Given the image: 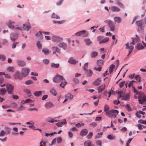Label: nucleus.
Returning <instances> with one entry per match:
<instances>
[{"label": "nucleus", "mask_w": 146, "mask_h": 146, "mask_svg": "<svg viewBox=\"0 0 146 146\" xmlns=\"http://www.w3.org/2000/svg\"><path fill=\"white\" fill-rule=\"evenodd\" d=\"M144 22L142 20H139L135 22V24L138 27L137 32L139 33H143L144 31L145 25H146V17L143 19Z\"/></svg>", "instance_id": "obj_1"}, {"label": "nucleus", "mask_w": 146, "mask_h": 146, "mask_svg": "<svg viewBox=\"0 0 146 146\" xmlns=\"http://www.w3.org/2000/svg\"><path fill=\"white\" fill-rule=\"evenodd\" d=\"M104 22L108 24V27L110 28L111 31H113L115 29V25L113 22L110 19L104 21Z\"/></svg>", "instance_id": "obj_2"}, {"label": "nucleus", "mask_w": 146, "mask_h": 146, "mask_svg": "<svg viewBox=\"0 0 146 146\" xmlns=\"http://www.w3.org/2000/svg\"><path fill=\"white\" fill-rule=\"evenodd\" d=\"M14 90V86L11 84H7L6 86V90L9 94H12Z\"/></svg>", "instance_id": "obj_3"}, {"label": "nucleus", "mask_w": 146, "mask_h": 146, "mask_svg": "<svg viewBox=\"0 0 146 146\" xmlns=\"http://www.w3.org/2000/svg\"><path fill=\"white\" fill-rule=\"evenodd\" d=\"M13 76L16 80H21L23 78L21 73L19 71H16L13 74Z\"/></svg>", "instance_id": "obj_4"}, {"label": "nucleus", "mask_w": 146, "mask_h": 146, "mask_svg": "<svg viewBox=\"0 0 146 146\" xmlns=\"http://www.w3.org/2000/svg\"><path fill=\"white\" fill-rule=\"evenodd\" d=\"M63 79V76L57 74L56 76L53 78V81L54 83H57L60 82Z\"/></svg>", "instance_id": "obj_5"}, {"label": "nucleus", "mask_w": 146, "mask_h": 146, "mask_svg": "<svg viewBox=\"0 0 146 146\" xmlns=\"http://www.w3.org/2000/svg\"><path fill=\"white\" fill-rule=\"evenodd\" d=\"M19 36V33L18 32L12 33L10 35L11 40L14 42L17 39Z\"/></svg>", "instance_id": "obj_6"}, {"label": "nucleus", "mask_w": 146, "mask_h": 146, "mask_svg": "<svg viewBox=\"0 0 146 146\" xmlns=\"http://www.w3.org/2000/svg\"><path fill=\"white\" fill-rule=\"evenodd\" d=\"M29 73V69L25 68L22 69L21 74L23 77H25L27 76Z\"/></svg>", "instance_id": "obj_7"}, {"label": "nucleus", "mask_w": 146, "mask_h": 146, "mask_svg": "<svg viewBox=\"0 0 146 146\" xmlns=\"http://www.w3.org/2000/svg\"><path fill=\"white\" fill-rule=\"evenodd\" d=\"M16 62L18 65L21 67H23L25 66L26 62L25 61L19 59H17Z\"/></svg>", "instance_id": "obj_8"}, {"label": "nucleus", "mask_w": 146, "mask_h": 146, "mask_svg": "<svg viewBox=\"0 0 146 146\" xmlns=\"http://www.w3.org/2000/svg\"><path fill=\"white\" fill-rule=\"evenodd\" d=\"M52 40L55 42H59L62 40V38L58 36L54 35L52 37Z\"/></svg>", "instance_id": "obj_9"}, {"label": "nucleus", "mask_w": 146, "mask_h": 146, "mask_svg": "<svg viewBox=\"0 0 146 146\" xmlns=\"http://www.w3.org/2000/svg\"><path fill=\"white\" fill-rule=\"evenodd\" d=\"M122 0H115V4L117 5L120 8L124 9L125 6L121 2Z\"/></svg>", "instance_id": "obj_10"}, {"label": "nucleus", "mask_w": 146, "mask_h": 146, "mask_svg": "<svg viewBox=\"0 0 146 146\" xmlns=\"http://www.w3.org/2000/svg\"><path fill=\"white\" fill-rule=\"evenodd\" d=\"M57 46L60 48H62L64 50H66L67 48V44L64 42L59 43Z\"/></svg>", "instance_id": "obj_11"}, {"label": "nucleus", "mask_w": 146, "mask_h": 146, "mask_svg": "<svg viewBox=\"0 0 146 146\" xmlns=\"http://www.w3.org/2000/svg\"><path fill=\"white\" fill-rule=\"evenodd\" d=\"M125 45L126 48V49H129V54H130L133 49V46L132 45H131L129 46V42H127L126 44Z\"/></svg>", "instance_id": "obj_12"}, {"label": "nucleus", "mask_w": 146, "mask_h": 146, "mask_svg": "<svg viewBox=\"0 0 146 146\" xmlns=\"http://www.w3.org/2000/svg\"><path fill=\"white\" fill-rule=\"evenodd\" d=\"M138 98L139 102L140 104H143L144 103L145 104H146V96H145L144 95L142 100L140 99V98L139 96H138Z\"/></svg>", "instance_id": "obj_13"}, {"label": "nucleus", "mask_w": 146, "mask_h": 146, "mask_svg": "<svg viewBox=\"0 0 146 146\" xmlns=\"http://www.w3.org/2000/svg\"><path fill=\"white\" fill-rule=\"evenodd\" d=\"M102 79L99 78L97 79L92 83V85L94 86H98L101 83Z\"/></svg>", "instance_id": "obj_14"}, {"label": "nucleus", "mask_w": 146, "mask_h": 146, "mask_svg": "<svg viewBox=\"0 0 146 146\" xmlns=\"http://www.w3.org/2000/svg\"><path fill=\"white\" fill-rule=\"evenodd\" d=\"M84 70L86 72V76L87 77H91L93 74V72L92 71L90 70H88L85 67L83 68Z\"/></svg>", "instance_id": "obj_15"}, {"label": "nucleus", "mask_w": 146, "mask_h": 146, "mask_svg": "<svg viewBox=\"0 0 146 146\" xmlns=\"http://www.w3.org/2000/svg\"><path fill=\"white\" fill-rule=\"evenodd\" d=\"M135 48L138 50H139L144 49V47L142 44L141 43H137L135 46Z\"/></svg>", "instance_id": "obj_16"}, {"label": "nucleus", "mask_w": 146, "mask_h": 146, "mask_svg": "<svg viewBox=\"0 0 146 146\" xmlns=\"http://www.w3.org/2000/svg\"><path fill=\"white\" fill-rule=\"evenodd\" d=\"M106 87L105 84L101 85L98 87L97 90H98V92L100 93L102 92L105 89Z\"/></svg>", "instance_id": "obj_17"}, {"label": "nucleus", "mask_w": 146, "mask_h": 146, "mask_svg": "<svg viewBox=\"0 0 146 146\" xmlns=\"http://www.w3.org/2000/svg\"><path fill=\"white\" fill-rule=\"evenodd\" d=\"M88 133V131L85 128L82 129L80 131V135L82 137L86 135Z\"/></svg>", "instance_id": "obj_18"}, {"label": "nucleus", "mask_w": 146, "mask_h": 146, "mask_svg": "<svg viewBox=\"0 0 146 146\" xmlns=\"http://www.w3.org/2000/svg\"><path fill=\"white\" fill-rule=\"evenodd\" d=\"M45 107L47 108H49L53 107L54 105L50 102H46L45 104Z\"/></svg>", "instance_id": "obj_19"}, {"label": "nucleus", "mask_w": 146, "mask_h": 146, "mask_svg": "<svg viewBox=\"0 0 146 146\" xmlns=\"http://www.w3.org/2000/svg\"><path fill=\"white\" fill-rule=\"evenodd\" d=\"M80 35H82L83 37L87 36L88 34V32L86 30H83L80 31Z\"/></svg>", "instance_id": "obj_20"}, {"label": "nucleus", "mask_w": 146, "mask_h": 146, "mask_svg": "<svg viewBox=\"0 0 146 146\" xmlns=\"http://www.w3.org/2000/svg\"><path fill=\"white\" fill-rule=\"evenodd\" d=\"M106 115L107 117L111 118H115L116 117L115 114L112 113H109V112L106 113Z\"/></svg>", "instance_id": "obj_21"}, {"label": "nucleus", "mask_w": 146, "mask_h": 146, "mask_svg": "<svg viewBox=\"0 0 146 146\" xmlns=\"http://www.w3.org/2000/svg\"><path fill=\"white\" fill-rule=\"evenodd\" d=\"M68 62L71 64L75 65L77 63V61L73 59L72 57H70L68 61Z\"/></svg>", "instance_id": "obj_22"}, {"label": "nucleus", "mask_w": 146, "mask_h": 146, "mask_svg": "<svg viewBox=\"0 0 146 146\" xmlns=\"http://www.w3.org/2000/svg\"><path fill=\"white\" fill-rule=\"evenodd\" d=\"M42 52L44 53L45 56L48 55L50 53L49 50L46 48H44L42 49Z\"/></svg>", "instance_id": "obj_23"}, {"label": "nucleus", "mask_w": 146, "mask_h": 146, "mask_svg": "<svg viewBox=\"0 0 146 146\" xmlns=\"http://www.w3.org/2000/svg\"><path fill=\"white\" fill-rule=\"evenodd\" d=\"M114 22L119 23L121 22L122 20L121 18L119 17L116 16L114 17Z\"/></svg>", "instance_id": "obj_24"}, {"label": "nucleus", "mask_w": 146, "mask_h": 146, "mask_svg": "<svg viewBox=\"0 0 146 146\" xmlns=\"http://www.w3.org/2000/svg\"><path fill=\"white\" fill-rule=\"evenodd\" d=\"M111 11L113 12H119L120 9L116 6H113L111 7Z\"/></svg>", "instance_id": "obj_25"}, {"label": "nucleus", "mask_w": 146, "mask_h": 146, "mask_svg": "<svg viewBox=\"0 0 146 146\" xmlns=\"http://www.w3.org/2000/svg\"><path fill=\"white\" fill-rule=\"evenodd\" d=\"M109 38L108 37H106L102 40H100L99 42V43L100 44H102L103 43H106L109 41Z\"/></svg>", "instance_id": "obj_26"}, {"label": "nucleus", "mask_w": 146, "mask_h": 146, "mask_svg": "<svg viewBox=\"0 0 146 146\" xmlns=\"http://www.w3.org/2000/svg\"><path fill=\"white\" fill-rule=\"evenodd\" d=\"M6 92L7 91L5 88L3 87L1 88L0 89V94L3 96L5 94Z\"/></svg>", "instance_id": "obj_27"}, {"label": "nucleus", "mask_w": 146, "mask_h": 146, "mask_svg": "<svg viewBox=\"0 0 146 146\" xmlns=\"http://www.w3.org/2000/svg\"><path fill=\"white\" fill-rule=\"evenodd\" d=\"M23 27L25 30L28 31L31 28V27L30 25H28L23 24Z\"/></svg>", "instance_id": "obj_28"}, {"label": "nucleus", "mask_w": 146, "mask_h": 146, "mask_svg": "<svg viewBox=\"0 0 146 146\" xmlns=\"http://www.w3.org/2000/svg\"><path fill=\"white\" fill-rule=\"evenodd\" d=\"M62 80V81L60 84V86L62 88H64V86L66 84L67 82L64 78Z\"/></svg>", "instance_id": "obj_29"}, {"label": "nucleus", "mask_w": 146, "mask_h": 146, "mask_svg": "<svg viewBox=\"0 0 146 146\" xmlns=\"http://www.w3.org/2000/svg\"><path fill=\"white\" fill-rule=\"evenodd\" d=\"M42 91H35L34 92V95L36 97H39L42 95Z\"/></svg>", "instance_id": "obj_30"}, {"label": "nucleus", "mask_w": 146, "mask_h": 146, "mask_svg": "<svg viewBox=\"0 0 146 146\" xmlns=\"http://www.w3.org/2000/svg\"><path fill=\"white\" fill-rule=\"evenodd\" d=\"M51 66L52 68H58L59 67L60 64L59 63L55 64L53 62H52L51 64Z\"/></svg>", "instance_id": "obj_31"}, {"label": "nucleus", "mask_w": 146, "mask_h": 146, "mask_svg": "<svg viewBox=\"0 0 146 146\" xmlns=\"http://www.w3.org/2000/svg\"><path fill=\"white\" fill-rule=\"evenodd\" d=\"M50 92L52 95L54 96H56L57 95L56 91L54 88H52L50 89Z\"/></svg>", "instance_id": "obj_32"}, {"label": "nucleus", "mask_w": 146, "mask_h": 146, "mask_svg": "<svg viewBox=\"0 0 146 146\" xmlns=\"http://www.w3.org/2000/svg\"><path fill=\"white\" fill-rule=\"evenodd\" d=\"M51 18H52L56 19H59L60 18L59 16L57 15H56L54 13H52L51 16Z\"/></svg>", "instance_id": "obj_33"}, {"label": "nucleus", "mask_w": 146, "mask_h": 146, "mask_svg": "<svg viewBox=\"0 0 146 146\" xmlns=\"http://www.w3.org/2000/svg\"><path fill=\"white\" fill-rule=\"evenodd\" d=\"M36 46L38 49H41L42 48V45L40 43V41L39 40L36 43Z\"/></svg>", "instance_id": "obj_34"}, {"label": "nucleus", "mask_w": 146, "mask_h": 146, "mask_svg": "<svg viewBox=\"0 0 146 146\" xmlns=\"http://www.w3.org/2000/svg\"><path fill=\"white\" fill-rule=\"evenodd\" d=\"M65 22L64 20H63L61 21H56L55 20H53L52 22L54 24H60L63 23Z\"/></svg>", "instance_id": "obj_35"}, {"label": "nucleus", "mask_w": 146, "mask_h": 146, "mask_svg": "<svg viewBox=\"0 0 146 146\" xmlns=\"http://www.w3.org/2000/svg\"><path fill=\"white\" fill-rule=\"evenodd\" d=\"M98 55V53L95 51H93L91 52L90 54V56L92 58H94L96 57Z\"/></svg>", "instance_id": "obj_36"}, {"label": "nucleus", "mask_w": 146, "mask_h": 146, "mask_svg": "<svg viewBox=\"0 0 146 146\" xmlns=\"http://www.w3.org/2000/svg\"><path fill=\"white\" fill-rule=\"evenodd\" d=\"M66 98L68 99H69L71 100L73 98V96L71 94L68 93L66 94L65 96Z\"/></svg>", "instance_id": "obj_37"}, {"label": "nucleus", "mask_w": 146, "mask_h": 146, "mask_svg": "<svg viewBox=\"0 0 146 146\" xmlns=\"http://www.w3.org/2000/svg\"><path fill=\"white\" fill-rule=\"evenodd\" d=\"M84 41L86 43V44L87 45H89L92 43V42L90 40L89 38L85 39Z\"/></svg>", "instance_id": "obj_38"}, {"label": "nucleus", "mask_w": 146, "mask_h": 146, "mask_svg": "<svg viewBox=\"0 0 146 146\" xmlns=\"http://www.w3.org/2000/svg\"><path fill=\"white\" fill-rule=\"evenodd\" d=\"M135 37H132L131 38L132 39H133L135 42H137L139 41L140 40V37L137 35H135Z\"/></svg>", "instance_id": "obj_39"}, {"label": "nucleus", "mask_w": 146, "mask_h": 146, "mask_svg": "<svg viewBox=\"0 0 146 146\" xmlns=\"http://www.w3.org/2000/svg\"><path fill=\"white\" fill-rule=\"evenodd\" d=\"M4 130L6 134H8L11 131V129L9 127H7L4 128Z\"/></svg>", "instance_id": "obj_40"}, {"label": "nucleus", "mask_w": 146, "mask_h": 146, "mask_svg": "<svg viewBox=\"0 0 146 146\" xmlns=\"http://www.w3.org/2000/svg\"><path fill=\"white\" fill-rule=\"evenodd\" d=\"M14 68L13 66H9L7 68V70L8 71L12 73L14 72Z\"/></svg>", "instance_id": "obj_41"}, {"label": "nucleus", "mask_w": 146, "mask_h": 146, "mask_svg": "<svg viewBox=\"0 0 146 146\" xmlns=\"http://www.w3.org/2000/svg\"><path fill=\"white\" fill-rule=\"evenodd\" d=\"M123 98L122 100H127L129 99V94H126L123 96Z\"/></svg>", "instance_id": "obj_42"}, {"label": "nucleus", "mask_w": 146, "mask_h": 146, "mask_svg": "<svg viewBox=\"0 0 146 146\" xmlns=\"http://www.w3.org/2000/svg\"><path fill=\"white\" fill-rule=\"evenodd\" d=\"M103 64V60L102 59L98 60L97 61V64L99 66H102Z\"/></svg>", "instance_id": "obj_43"}, {"label": "nucleus", "mask_w": 146, "mask_h": 146, "mask_svg": "<svg viewBox=\"0 0 146 146\" xmlns=\"http://www.w3.org/2000/svg\"><path fill=\"white\" fill-rule=\"evenodd\" d=\"M34 83V81L32 80H29L25 81V84L27 85L32 84Z\"/></svg>", "instance_id": "obj_44"}, {"label": "nucleus", "mask_w": 146, "mask_h": 146, "mask_svg": "<svg viewBox=\"0 0 146 146\" xmlns=\"http://www.w3.org/2000/svg\"><path fill=\"white\" fill-rule=\"evenodd\" d=\"M52 48L53 50H55L57 53H60V49L57 47L53 46L52 47Z\"/></svg>", "instance_id": "obj_45"}, {"label": "nucleus", "mask_w": 146, "mask_h": 146, "mask_svg": "<svg viewBox=\"0 0 146 146\" xmlns=\"http://www.w3.org/2000/svg\"><path fill=\"white\" fill-rule=\"evenodd\" d=\"M125 108L128 111H130L132 110V109L131 108L129 104H127L126 105Z\"/></svg>", "instance_id": "obj_46"}, {"label": "nucleus", "mask_w": 146, "mask_h": 146, "mask_svg": "<svg viewBox=\"0 0 146 146\" xmlns=\"http://www.w3.org/2000/svg\"><path fill=\"white\" fill-rule=\"evenodd\" d=\"M2 44L3 45L5 46H8V42L7 40L6 39H4L3 40Z\"/></svg>", "instance_id": "obj_47"}, {"label": "nucleus", "mask_w": 146, "mask_h": 146, "mask_svg": "<svg viewBox=\"0 0 146 146\" xmlns=\"http://www.w3.org/2000/svg\"><path fill=\"white\" fill-rule=\"evenodd\" d=\"M5 59L6 57L4 55L0 54V60L4 61L5 60Z\"/></svg>", "instance_id": "obj_48"}, {"label": "nucleus", "mask_w": 146, "mask_h": 146, "mask_svg": "<svg viewBox=\"0 0 146 146\" xmlns=\"http://www.w3.org/2000/svg\"><path fill=\"white\" fill-rule=\"evenodd\" d=\"M7 25L9 28L11 29H13L14 26L12 25V23L11 21H8V23Z\"/></svg>", "instance_id": "obj_49"}, {"label": "nucleus", "mask_w": 146, "mask_h": 146, "mask_svg": "<svg viewBox=\"0 0 146 146\" xmlns=\"http://www.w3.org/2000/svg\"><path fill=\"white\" fill-rule=\"evenodd\" d=\"M132 88L133 89V90L134 93H135V95H138V91L136 89V88L133 85H132Z\"/></svg>", "instance_id": "obj_50"}, {"label": "nucleus", "mask_w": 146, "mask_h": 146, "mask_svg": "<svg viewBox=\"0 0 146 146\" xmlns=\"http://www.w3.org/2000/svg\"><path fill=\"white\" fill-rule=\"evenodd\" d=\"M107 138L110 140H113L115 138V136L111 135H109L107 136Z\"/></svg>", "instance_id": "obj_51"}, {"label": "nucleus", "mask_w": 146, "mask_h": 146, "mask_svg": "<svg viewBox=\"0 0 146 146\" xmlns=\"http://www.w3.org/2000/svg\"><path fill=\"white\" fill-rule=\"evenodd\" d=\"M92 143L90 142H88V141H86L84 142V146H91Z\"/></svg>", "instance_id": "obj_52"}, {"label": "nucleus", "mask_w": 146, "mask_h": 146, "mask_svg": "<svg viewBox=\"0 0 146 146\" xmlns=\"http://www.w3.org/2000/svg\"><path fill=\"white\" fill-rule=\"evenodd\" d=\"M114 88H113V89ZM122 90H120L119 91H117V90H116V91H115L113 90H112V94L113 95H115V94H119V92H121L122 93Z\"/></svg>", "instance_id": "obj_53"}, {"label": "nucleus", "mask_w": 146, "mask_h": 146, "mask_svg": "<svg viewBox=\"0 0 146 146\" xmlns=\"http://www.w3.org/2000/svg\"><path fill=\"white\" fill-rule=\"evenodd\" d=\"M109 107L108 105H106L104 106V111L105 112H106V113L107 112H108V111L109 110Z\"/></svg>", "instance_id": "obj_54"}, {"label": "nucleus", "mask_w": 146, "mask_h": 146, "mask_svg": "<svg viewBox=\"0 0 146 146\" xmlns=\"http://www.w3.org/2000/svg\"><path fill=\"white\" fill-rule=\"evenodd\" d=\"M135 79L136 80L139 79L138 81L140 82L141 81V78L139 75H136L134 77Z\"/></svg>", "instance_id": "obj_55"}, {"label": "nucleus", "mask_w": 146, "mask_h": 146, "mask_svg": "<svg viewBox=\"0 0 146 146\" xmlns=\"http://www.w3.org/2000/svg\"><path fill=\"white\" fill-rule=\"evenodd\" d=\"M93 133L92 132L90 131L89 133V134L87 135V138L88 139H90L91 138V137L93 136Z\"/></svg>", "instance_id": "obj_56"}, {"label": "nucleus", "mask_w": 146, "mask_h": 146, "mask_svg": "<svg viewBox=\"0 0 146 146\" xmlns=\"http://www.w3.org/2000/svg\"><path fill=\"white\" fill-rule=\"evenodd\" d=\"M125 81H122L121 82H120L119 84V86L120 88H121L125 85Z\"/></svg>", "instance_id": "obj_57"}, {"label": "nucleus", "mask_w": 146, "mask_h": 146, "mask_svg": "<svg viewBox=\"0 0 146 146\" xmlns=\"http://www.w3.org/2000/svg\"><path fill=\"white\" fill-rule=\"evenodd\" d=\"M138 122L139 123L146 125V120H143L142 119H140L138 121Z\"/></svg>", "instance_id": "obj_58"}, {"label": "nucleus", "mask_w": 146, "mask_h": 146, "mask_svg": "<svg viewBox=\"0 0 146 146\" xmlns=\"http://www.w3.org/2000/svg\"><path fill=\"white\" fill-rule=\"evenodd\" d=\"M53 119H52L51 117H49L47 118V119L46 120V121L49 123H53Z\"/></svg>", "instance_id": "obj_59"}, {"label": "nucleus", "mask_w": 146, "mask_h": 146, "mask_svg": "<svg viewBox=\"0 0 146 146\" xmlns=\"http://www.w3.org/2000/svg\"><path fill=\"white\" fill-rule=\"evenodd\" d=\"M13 29H17L19 31H22V28L21 27H19L18 25L14 26Z\"/></svg>", "instance_id": "obj_60"}, {"label": "nucleus", "mask_w": 146, "mask_h": 146, "mask_svg": "<svg viewBox=\"0 0 146 146\" xmlns=\"http://www.w3.org/2000/svg\"><path fill=\"white\" fill-rule=\"evenodd\" d=\"M6 132L3 130H2L0 133V136H3L5 135L6 134Z\"/></svg>", "instance_id": "obj_61"}, {"label": "nucleus", "mask_w": 146, "mask_h": 146, "mask_svg": "<svg viewBox=\"0 0 146 146\" xmlns=\"http://www.w3.org/2000/svg\"><path fill=\"white\" fill-rule=\"evenodd\" d=\"M64 0H60L57 2L56 3V5L57 6L60 5L62 3Z\"/></svg>", "instance_id": "obj_62"}, {"label": "nucleus", "mask_w": 146, "mask_h": 146, "mask_svg": "<svg viewBox=\"0 0 146 146\" xmlns=\"http://www.w3.org/2000/svg\"><path fill=\"white\" fill-rule=\"evenodd\" d=\"M73 81L74 84H78L79 82V81L78 79L76 78H74L73 79Z\"/></svg>", "instance_id": "obj_63"}, {"label": "nucleus", "mask_w": 146, "mask_h": 146, "mask_svg": "<svg viewBox=\"0 0 146 146\" xmlns=\"http://www.w3.org/2000/svg\"><path fill=\"white\" fill-rule=\"evenodd\" d=\"M90 125L91 126L94 127L97 126V124L96 122H93L90 123Z\"/></svg>", "instance_id": "obj_64"}]
</instances>
